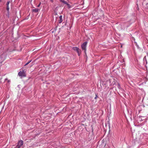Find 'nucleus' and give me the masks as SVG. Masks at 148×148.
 Segmentation results:
<instances>
[{
	"instance_id": "7ed1b4c3",
	"label": "nucleus",
	"mask_w": 148,
	"mask_h": 148,
	"mask_svg": "<svg viewBox=\"0 0 148 148\" xmlns=\"http://www.w3.org/2000/svg\"><path fill=\"white\" fill-rule=\"evenodd\" d=\"M18 75L21 77H25L26 74L25 73V70L22 71H20L18 73Z\"/></svg>"
},
{
	"instance_id": "0eeeda50",
	"label": "nucleus",
	"mask_w": 148,
	"mask_h": 148,
	"mask_svg": "<svg viewBox=\"0 0 148 148\" xmlns=\"http://www.w3.org/2000/svg\"><path fill=\"white\" fill-rule=\"evenodd\" d=\"M61 1H62V2L63 3H64L65 4H66L67 5H69V4L68 3H67L66 1H64V0H62Z\"/></svg>"
},
{
	"instance_id": "4468645a",
	"label": "nucleus",
	"mask_w": 148,
	"mask_h": 148,
	"mask_svg": "<svg viewBox=\"0 0 148 148\" xmlns=\"http://www.w3.org/2000/svg\"><path fill=\"white\" fill-rule=\"evenodd\" d=\"M93 131V129L92 128V131Z\"/></svg>"
},
{
	"instance_id": "6e6552de",
	"label": "nucleus",
	"mask_w": 148,
	"mask_h": 148,
	"mask_svg": "<svg viewBox=\"0 0 148 148\" xmlns=\"http://www.w3.org/2000/svg\"><path fill=\"white\" fill-rule=\"evenodd\" d=\"M7 81V82L8 83H9L10 82V80L8 79L7 78H6L5 80V81Z\"/></svg>"
},
{
	"instance_id": "423d86ee",
	"label": "nucleus",
	"mask_w": 148,
	"mask_h": 148,
	"mask_svg": "<svg viewBox=\"0 0 148 148\" xmlns=\"http://www.w3.org/2000/svg\"><path fill=\"white\" fill-rule=\"evenodd\" d=\"M39 10L38 9L36 8L35 9H34L32 10V11L33 12H37Z\"/></svg>"
},
{
	"instance_id": "f257e3e1",
	"label": "nucleus",
	"mask_w": 148,
	"mask_h": 148,
	"mask_svg": "<svg viewBox=\"0 0 148 148\" xmlns=\"http://www.w3.org/2000/svg\"><path fill=\"white\" fill-rule=\"evenodd\" d=\"M73 49L74 51H77L79 56H80L81 53V50L79 48L76 47H74L73 48Z\"/></svg>"
},
{
	"instance_id": "9d476101",
	"label": "nucleus",
	"mask_w": 148,
	"mask_h": 148,
	"mask_svg": "<svg viewBox=\"0 0 148 148\" xmlns=\"http://www.w3.org/2000/svg\"><path fill=\"white\" fill-rule=\"evenodd\" d=\"M9 10V6L7 5V10L8 11Z\"/></svg>"
},
{
	"instance_id": "f8f14e48",
	"label": "nucleus",
	"mask_w": 148,
	"mask_h": 148,
	"mask_svg": "<svg viewBox=\"0 0 148 148\" xmlns=\"http://www.w3.org/2000/svg\"><path fill=\"white\" fill-rule=\"evenodd\" d=\"M41 4V2H40V3H39V4H38V5L37 7H39L40 6V4Z\"/></svg>"
},
{
	"instance_id": "ddd939ff",
	"label": "nucleus",
	"mask_w": 148,
	"mask_h": 148,
	"mask_svg": "<svg viewBox=\"0 0 148 148\" xmlns=\"http://www.w3.org/2000/svg\"><path fill=\"white\" fill-rule=\"evenodd\" d=\"M50 1L52 2H53V0H50Z\"/></svg>"
},
{
	"instance_id": "1a4fd4ad",
	"label": "nucleus",
	"mask_w": 148,
	"mask_h": 148,
	"mask_svg": "<svg viewBox=\"0 0 148 148\" xmlns=\"http://www.w3.org/2000/svg\"><path fill=\"white\" fill-rule=\"evenodd\" d=\"M31 62V60L29 61L28 62H27V63H26L25 65V66H26L27 65H28L30 62Z\"/></svg>"
},
{
	"instance_id": "2eb2a0df",
	"label": "nucleus",
	"mask_w": 148,
	"mask_h": 148,
	"mask_svg": "<svg viewBox=\"0 0 148 148\" xmlns=\"http://www.w3.org/2000/svg\"><path fill=\"white\" fill-rule=\"evenodd\" d=\"M1 1V0H0V1Z\"/></svg>"
},
{
	"instance_id": "9b49d317",
	"label": "nucleus",
	"mask_w": 148,
	"mask_h": 148,
	"mask_svg": "<svg viewBox=\"0 0 148 148\" xmlns=\"http://www.w3.org/2000/svg\"><path fill=\"white\" fill-rule=\"evenodd\" d=\"M9 1H8L7 2V6L8 5V6H9Z\"/></svg>"
},
{
	"instance_id": "20e7f679",
	"label": "nucleus",
	"mask_w": 148,
	"mask_h": 148,
	"mask_svg": "<svg viewBox=\"0 0 148 148\" xmlns=\"http://www.w3.org/2000/svg\"><path fill=\"white\" fill-rule=\"evenodd\" d=\"M23 144V142L22 140L19 141L18 143V145L16 147V148H20L21 147Z\"/></svg>"
},
{
	"instance_id": "39448f33",
	"label": "nucleus",
	"mask_w": 148,
	"mask_h": 148,
	"mask_svg": "<svg viewBox=\"0 0 148 148\" xmlns=\"http://www.w3.org/2000/svg\"><path fill=\"white\" fill-rule=\"evenodd\" d=\"M59 19H60V20L59 21V23H60L62 22V21H63L62 16H60Z\"/></svg>"
},
{
	"instance_id": "f03ea898",
	"label": "nucleus",
	"mask_w": 148,
	"mask_h": 148,
	"mask_svg": "<svg viewBox=\"0 0 148 148\" xmlns=\"http://www.w3.org/2000/svg\"><path fill=\"white\" fill-rule=\"evenodd\" d=\"M87 44V42H86L83 43L81 45L82 49L84 50L85 52L86 50Z\"/></svg>"
}]
</instances>
